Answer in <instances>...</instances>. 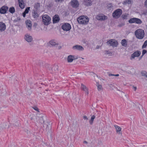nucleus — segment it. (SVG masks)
Masks as SVG:
<instances>
[{
	"mask_svg": "<svg viewBox=\"0 0 147 147\" xmlns=\"http://www.w3.org/2000/svg\"><path fill=\"white\" fill-rule=\"evenodd\" d=\"M135 34L137 38L140 39H142L144 36V31L141 29H138L135 31Z\"/></svg>",
	"mask_w": 147,
	"mask_h": 147,
	"instance_id": "1",
	"label": "nucleus"
},
{
	"mask_svg": "<svg viewBox=\"0 0 147 147\" xmlns=\"http://www.w3.org/2000/svg\"><path fill=\"white\" fill-rule=\"evenodd\" d=\"M89 21V18L86 16H82L79 17L77 19V21L80 24H86Z\"/></svg>",
	"mask_w": 147,
	"mask_h": 147,
	"instance_id": "2",
	"label": "nucleus"
},
{
	"mask_svg": "<svg viewBox=\"0 0 147 147\" xmlns=\"http://www.w3.org/2000/svg\"><path fill=\"white\" fill-rule=\"evenodd\" d=\"M42 22L45 25H48L51 23V18L47 15H44L42 16Z\"/></svg>",
	"mask_w": 147,
	"mask_h": 147,
	"instance_id": "3",
	"label": "nucleus"
},
{
	"mask_svg": "<svg viewBox=\"0 0 147 147\" xmlns=\"http://www.w3.org/2000/svg\"><path fill=\"white\" fill-rule=\"evenodd\" d=\"M122 11L120 9H117L115 10L112 13V16L115 19L119 18L122 14Z\"/></svg>",
	"mask_w": 147,
	"mask_h": 147,
	"instance_id": "4",
	"label": "nucleus"
},
{
	"mask_svg": "<svg viewBox=\"0 0 147 147\" xmlns=\"http://www.w3.org/2000/svg\"><path fill=\"white\" fill-rule=\"evenodd\" d=\"M128 22L130 24L136 23L138 24H140L142 23V21L140 19L135 18L130 19Z\"/></svg>",
	"mask_w": 147,
	"mask_h": 147,
	"instance_id": "5",
	"label": "nucleus"
},
{
	"mask_svg": "<svg viewBox=\"0 0 147 147\" xmlns=\"http://www.w3.org/2000/svg\"><path fill=\"white\" fill-rule=\"evenodd\" d=\"M61 28L64 30L68 31L70 30L71 29V26L69 24L64 23L62 25Z\"/></svg>",
	"mask_w": 147,
	"mask_h": 147,
	"instance_id": "6",
	"label": "nucleus"
},
{
	"mask_svg": "<svg viewBox=\"0 0 147 147\" xmlns=\"http://www.w3.org/2000/svg\"><path fill=\"white\" fill-rule=\"evenodd\" d=\"M141 54V53L140 51H136L131 54L130 59L131 60L134 59L135 57H138Z\"/></svg>",
	"mask_w": 147,
	"mask_h": 147,
	"instance_id": "7",
	"label": "nucleus"
},
{
	"mask_svg": "<svg viewBox=\"0 0 147 147\" xmlns=\"http://www.w3.org/2000/svg\"><path fill=\"white\" fill-rule=\"evenodd\" d=\"M107 43L108 45L113 47H116L118 44L117 42L115 40H110L107 42Z\"/></svg>",
	"mask_w": 147,
	"mask_h": 147,
	"instance_id": "8",
	"label": "nucleus"
},
{
	"mask_svg": "<svg viewBox=\"0 0 147 147\" xmlns=\"http://www.w3.org/2000/svg\"><path fill=\"white\" fill-rule=\"evenodd\" d=\"M49 44L52 46L57 47L59 45L58 42L55 39H52L49 42Z\"/></svg>",
	"mask_w": 147,
	"mask_h": 147,
	"instance_id": "9",
	"label": "nucleus"
},
{
	"mask_svg": "<svg viewBox=\"0 0 147 147\" xmlns=\"http://www.w3.org/2000/svg\"><path fill=\"white\" fill-rule=\"evenodd\" d=\"M71 5L74 8H77L79 5V3L77 0H72L70 3Z\"/></svg>",
	"mask_w": 147,
	"mask_h": 147,
	"instance_id": "10",
	"label": "nucleus"
},
{
	"mask_svg": "<svg viewBox=\"0 0 147 147\" xmlns=\"http://www.w3.org/2000/svg\"><path fill=\"white\" fill-rule=\"evenodd\" d=\"M24 38L26 41L29 42H31L33 40L32 36L28 34H26L25 35Z\"/></svg>",
	"mask_w": 147,
	"mask_h": 147,
	"instance_id": "11",
	"label": "nucleus"
},
{
	"mask_svg": "<svg viewBox=\"0 0 147 147\" xmlns=\"http://www.w3.org/2000/svg\"><path fill=\"white\" fill-rule=\"evenodd\" d=\"M72 49L74 50L79 51H83L84 50L83 47L81 46L77 45L72 47Z\"/></svg>",
	"mask_w": 147,
	"mask_h": 147,
	"instance_id": "12",
	"label": "nucleus"
},
{
	"mask_svg": "<svg viewBox=\"0 0 147 147\" xmlns=\"http://www.w3.org/2000/svg\"><path fill=\"white\" fill-rule=\"evenodd\" d=\"M114 127L115 128L117 134L118 135H122V131L121 128L117 125H115Z\"/></svg>",
	"mask_w": 147,
	"mask_h": 147,
	"instance_id": "13",
	"label": "nucleus"
},
{
	"mask_svg": "<svg viewBox=\"0 0 147 147\" xmlns=\"http://www.w3.org/2000/svg\"><path fill=\"white\" fill-rule=\"evenodd\" d=\"M8 7L6 6H3L0 9V13L1 14L6 13L8 10Z\"/></svg>",
	"mask_w": 147,
	"mask_h": 147,
	"instance_id": "14",
	"label": "nucleus"
},
{
	"mask_svg": "<svg viewBox=\"0 0 147 147\" xmlns=\"http://www.w3.org/2000/svg\"><path fill=\"white\" fill-rule=\"evenodd\" d=\"M76 58L74 55H69L67 57V61L68 63H71L74 60L77 59Z\"/></svg>",
	"mask_w": 147,
	"mask_h": 147,
	"instance_id": "15",
	"label": "nucleus"
},
{
	"mask_svg": "<svg viewBox=\"0 0 147 147\" xmlns=\"http://www.w3.org/2000/svg\"><path fill=\"white\" fill-rule=\"evenodd\" d=\"M96 18L98 20H104L107 19V17L103 14H100L97 16Z\"/></svg>",
	"mask_w": 147,
	"mask_h": 147,
	"instance_id": "16",
	"label": "nucleus"
},
{
	"mask_svg": "<svg viewBox=\"0 0 147 147\" xmlns=\"http://www.w3.org/2000/svg\"><path fill=\"white\" fill-rule=\"evenodd\" d=\"M26 23L27 28L29 30H31L32 27L31 22L29 20H26Z\"/></svg>",
	"mask_w": 147,
	"mask_h": 147,
	"instance_id": "17",
	"label": "nucleus"
},
{
	"mask_svg": "<svg viewBox=\"0 0 147 147\" xmlns=\"http://www.w3.org/2000/svg\"><path fill=\"white\" fill-rule=\"evenodd\" d=\"M53 23H56L59 22L60 18L58 15H55L53 17Z\"/></svg>",
	"mask_w": 147,
	"mask_h": 147,
	"instance_id": "18",
	"label": "nucleus"
},
{
	"mask_svg": "<svg viewBox=\"0 0 147 147\" xmlns=\"http://www.w3.org/2000/svg\"><path fill=\"white\" fill-rule=\"evenodd\" d=\"M81 89L82 90L84 91L87 94H88L89 91L88 88L85 85L83 84H82Z\"/></svg>",
	"mask_w": 147,
	"mask_h": 147,
	"instance_id": "19",
	"label": "nucleus"
},
{
	"mask_svg": "<svg viewBox=\"0 0 147 147\" xmlns=\"http://www.w3.org/2000/svg\"><path fill=\"white\" fill-rule=\"evenodd\" d=\"M6 29V26L4 23L0 22V32H2L5 30Z\"/></svg>",
	"mask_w": 147,
	"mask_h": 147,
	"instance_id": "20",
	"label": "nucleus"
},
{
	"mask_svg": "<svg viewBox=\"0 0 147 147\" xmlns=\"http://www.w3.org/2000/svg\"><path fill=\"white\" fill-rule=\"evenodd\" d=\"M19 4L20 7L21 9H24L25 6V4L23 0H18Z\"/></svg>",
	"mask_w": 147,
	"mask_h": 147,
	"instance_id": "21",
	"label": "nucleus"
},
{
	"mask_svg": "<svg viewBox=\"0 0 147 147\" xmlns=\"http://www.w3.org/2000/svg\"><path fill=\"white\" fill-rule=\"evenodd\" d=\"M121 44L123 46L127 47V41L126 40L123 39L121 41Z\"/></svg>",
	"mask_w": 147,
	"mask_h": 147,
	"instance_id": "22",
	"label": "nucleus"
},
{
	"mask_svg": "<svg viewBox=\"0 0 147 147\" xmlns=\"http://www.w3.org/2000/svg\"><path fill=\"white\" fill-rule=\"evenodd\" d=\"M96 85L97 87V89L98 91H102L103 90V88L102 86L99 84L98 82H97Z\"/></svg>",
	"mask_w": 147,
	"mask_h": 147,
	"instance_id": "23",
	"label": "nucleus"
},
{
	"mask_svg": "<svg viewBox=\"0 0 147 147\" xmlns=\"http://www.w3.org/2000/svg\"><path fill=\"white\" fill-rule=\"evenodd\" d=\"M84 3L86 6H90L92 4V2L88 0H85Z\"/></svg>",
	"mask_w": 147,
	"mask_h": 147,
	"instance_id": "24",
	"label": "nucleus"
},
{
	"mask_svg": "<svg viewBox=\"0 0 147 147\" xmlns=\"http://www.w3.org/2000/svg\"><path fill=\"white\" fill-rule=\"evenodd\" d=\"M44 127H45L47 130H49V129L50 127V124L47 122H45L43 125Z\"/></svg>",
	"mask_w": 147,
	"mask_h": 147,
	"instance_id": "25",
	"label": "nucleus"
},
{
	"mask_svg": "<svg viewBox=\"0 0 147 147\" xmlns=\"http://www.w3.org/2000/svg\"><path fill=\"white\" fill-rule=\"evenodd\" d=\"M33 16L34 18H37L38 17L39 15L37 11H34V12H33Z\"/></svg>",
	"mask_w": 147,
	"mask_h": 147,
	"instance_id": "26",
	"label": "nucleus"
},
{
	"mask_svg": "<svg viewBox=\"0 0 147 147\" xmlns=\"http://www.w3.org/2000/svg\"><path fill=\"white\" fill-rule=\"evenodd\" d=\"M95 118V116L94 115H93L92 116L91 119L89 121L90 123V124H92L94 121V119Z\"/></svg>",
	"mask_w": 147,
	"mask_h": 147,
	"instance_id": "27",
	"label": "nucleus"
},
{
	"mask_svg": "<svg viewBox=\"0 0 147 147\" xmlns=\"http://www.w3.org/2000/svg\"><path fill=\"white\" fill-rule=\"evenodd\" d=\"M9 11L11 13H13L15 12V9L14 7H11L9 9Z\"/></svg>",
	"mask_w": 147,
	"mask_h": 147,
	"instance_id": "28",
	"label": "nucleus"
},
{
	"mask_svg": "<svg viewBox=\"0 0 147 147\" xmlns=\"http://www.w3.org/2000/svg\"><path fill=\"white\" fill-rule=\"evenodd\" d=\"M1 128L3 129H6L8 128V125H7L6 124L4 123L1 125Z\"/></svg>",
	"mask_w": 147,
	"mask_h": 147,
	"instance_id": "29",
	"label": "nucleus"
},
{
	"mask_svg": "<svg viewBox=\"0 0 147 147\" xmlns=\"http://www.w3.org/2000/svg\"><path fill=\"white\" fill-rule=\"evenodd\" d=\"M141 73L142 76L147 78V72H146L145 71H142Z\"/></svg>",
	"mask_w": 147,
	"mask_h": 147,
	"instance_id": "30",
	"label": "nucleus"
},
{
	"mask_svg": "<svg viewBox=\"0 0 147 147\" xmlns=\"http://www.w3.org/2000/svg\"><path fill=\"white\" fill-rule=\"evenodd\" d=\"M131 3V0H126L124 1L123 4H130Z\"/></svg>",
	"mask_w": 147,
	"mask_h": 147,
	"instance_id": "31",
	"label": "nucleus"
},
{
	"mask_svg": "<svg viewBox=\"0 0 147 147\" xmlns=\"http://www.w3.org/2000/svg\"><path fill=\"white\" fill-rule=\"evenodd\" d=\"M113 6L111 3L109 4L107 6V8L109 10H111L113 8Z\"/></svg>",
	"mask_w": 147,
	"mask_h": 147,
	"instance_id": "32",
	"label": "nucleus"
},
{
	"mask_svg": "<svg viewBox=\"0 0 147 147\" xmlns=\"http://www.w3.org/2000/svg\"><path fill=\"white\" fill-rule=\"evenodd\" d=\"M40 6V4L39 3H37L34 5V7L35 9H37L39 8Z\"/></svg>",
	"mask_w": 147,
	"mask_h": 147,
	"instance_id": "33",
	"label": "nucleus"
},
{
	"mask_svg": "<svg viewBox=\"0 0 147 147\" xmlns=\"http://www.w3.org/2000/svg\"><path fill=\"white\" fill-rule=\"evenodd\" d=\"M147 46V40L145 41L144 42L143 45L142 46V49L146 48Z\"/></svg>",
	"mask_w": 147,
	"mask_h": 147,
	"instance_id": "34",
	"label": "nucleus"
},
{
	"mask_svg": "<svg viewBox=\"0 0 147 147\" xmlns=\"http://www.w3.org/2000/svg\"><path fill=\"white\" fill-rule=\"evenodd\" d=\"M39 121L41 123L44 122L43 119L42 118V116L40 117L38 119Z\"/></svg>",
	"mask_w": 147,
	"mask_h": 147,
	"instance_id": "35",
	"label": "nucleus"
},
{
	"mask_svg": "<svg viewBox=\"0 0 147 147\" xmlns=\"http://www.w3.org/2000/svg\"><path fill=\"white\" fill-rule=\"evenodd\" d=\"M20 19L19 18H18L16 19H15L13 21V22L14 23H16L17 22H19L20 21Z\"/></svg>",
	"mask_w": 147,
	"mask_h": 147,
	"instance_id": "36",
	"label": "nucleus"
},
{
	"mask_svg": "<svg viewBox=\"0 0 147 147\" xmlns=\"http://www.w3.org/2000/svg\"><path fill=\"white\" fill-rule=\"evenodd\" d=\"M30 9V7H27L25 10L24 12L25 13H27L28 12L29 10Z\"/></svg>",
	"mask_w": 147,
	"mask_h": 147,
	"instance_id": "37",
	"label": "nucleus"
},
{
	"mask_svg": "<svg viewBox=\"0 0 147 147\" xmlns=\"http://www.w3.org/2000/svg\"><path fill=\"white\" fill-rule=\"evenodd\" d=\"M59 67L57 65H55L54 66L53 69L55 71H57Z\"/></svg>",
	"mask_w": 147,
	"mask_h": 147,
	"instance_id": "38",
	"label": "nucleus"
},
{
	"mask_svg": "<svg viewBox=\"0 0 147 147\" xmlns=\"http://www.w3.org/2000/svg\"><path fill=\"white\" fill-rule=\"evenodd\" d=\"M127 69L126 70H127V72H131V71H129V69H132L133 68L132 67H127Z\"/></svg>",
	"mask_w": 147,
	"mask_h": 147,
	"instance_id": "39",
	"label": "nucleus"
},
{
	"mask_svg": "<svg viewBox=\"0 0 147 147\" xmlns=\"http://www.w3.org/2000/svg\"><path fill=\"white\" fill-rule=\"evenodd\" d=\"M55 2L56 3H59V2H62L64 0H54Z\"/></svg>",
	"mask_w": 147,
	"mask_h": 147,
	"instance_id": "40",
	"label": "nucleus"
},
{
	"mask_svg": "<svg viewBox=\"0 0 147 147\" xmlns=\"http://www.w3.org/2000/svg\"><path fill=\"white\" fill-rule=\"evenodd\" d=\"M109 76H119V74H117L116 75H114L112 74H110L109 75Z\"/></svg>",
	"mask_w": 147,
	"mask_h": 147,
	"instance_id": "41",
	"label": "nucleus"
},
{
	"mask_svg": "<svg viewBox=\"0 0 147 147\" xmlns=\"http://www.w3.org/2000/svg\"><path fill=\"white\" fill-rule=\"evenodd\" d=\"M33 109L36 110V111H37V112H39V111L38 109L36 107H34L33 108Z\"/></svg>",
	"mask_w": 147,
	"mask_h": 147,
	"instance_id": "42",
	"label": "nucleus"
},
{
	"mask_svg": "<svg viewBox=\"0 0 147 147\" xmlns=\"http://www.w3.org/2000/svg\"><path fill=\"white\" fill-rule=\"evenodd\" d=\"M4 108L3 107H0V111H2L4 110Z\"/></svg>",
	"mask_w": 147,
	"mask_h": 147,
	"instance_id": "43",
	"label": "nucleus"
},
{
	"mask_svg": "<svg viewBox=\"0 0 147 147\" xmlns=\"http://www.w3.org/2000/svg\"><path fill=\"white\" fill-rule=\"evenodd\" d=\"M146 51L145 50H143L142 54V55H143L146 53Z\"/></svg>",
	"mask_w": 147,
	"mask_h": 147,
	"instance_id": "44",
	"label": "nucleus"
},
{
	"mask_svg": "<svg viewBox=\"0 0 147 147\" xmlns=\"http://www.w3.org/2000/svg\"><path fill=\"white\" fill-rule=\"evenodd\" d=\"M83 119L86 121L88 119V118L86 116H83Z\"/></svg>",
	"mask_w": 147,
	"mask_h": 147,
	"instance_id": "45",
	"label": "nucleus"
},
{
	"mask_svg": "<svg viewBox=\"0 0 147 147\" xmlns=\"http://www.w3.org/2000/svg\"><path fill=\"white\" fill-rule=\"evenodd\" d=\"M145 5L147 8V0H146L145 2Z\"/></svg>",
	"mask_w": 147,
	"mask_h": 147,
	"instance_id": "46",
	"label": "nucleus"
},
{
	"mask_svg": "<svg viewBox=\"0 0 147 147\" xmlns=\"http://www.w3.org/2000/svg\"><path fill=\"white\" fill-rule=\"evenodd\" d=\"M26 13H25V12H24L23 13V17H25L26 16Z\"/></svg>",
	"mask_w": 147,
	"mask_h": 147,
	"instance_id": "47",
	"label": "nucleus"
},
{
	"mask_svg": "<svg viewBox=\"0 0 147 147\" xmlns=\"http://www.w3.org/2000/svg\"><path fill=\"white\" fill-rule=\"evenodd\" d=\"M58 49H61V48L62 46H58Z\"/></svg>",
	"mask_w": 147,
	"mask_h": 147,
	"instance_id": "48",
	"label": "nucleus"
},
{
	"mask_svg": "<svg viewBox=\"0 0 147 147\" xmlns=\"http://www.w3.org/2000/svg\"><path fill=\"white\" fill-rule=\"evenodd\" d=\"M77 101H76V102L77 103H78L79 101V99L78 98H76Z\"/></svg>",
	"mask_w": 147,
	"mask_h": 147,
	"instance_id": "49",
	"label": "nucleus"
},
{
	"mask_svg": "<svg viewBox=\"0 0 147 147\" xmlns=\"http://www.w3.org/2000/svg\"><path fill=\"white\" fill-rule=\"evenodd\" d=\"M141 112L142 114L144 113V110L143 109H142L141 110Z\"/></svg>",
	"mask_w": 147,
	"mask_h": 147,
	"instance_id": "50",
	"label": "nucleus"
},
{
	"mask_svg": "<svg viewBox=\"0 0 147 147\" xmlns=\"http://www.w3.org/2000/svg\"><path fill=\"white\" fill-rule=\"evenodd\" d=\"M100 46H96V49H98L100 48Z\"/></svg>",
	"mask_w": 147,
	"mask_h": 147,
	"instance_id": "51",
	"label": "nucleus"
},
{
	"mask_svg": "<svg viewBox=\"0 0 147 147\" xmlns=\"http://www.w3.org/2000/svg\"><path fill=\"white\" fill-rule=\"evenodd\" d=\"M106 52L105 53H106V54H110L109 53V52H108V51H106V52Z\"/></svg>",
	"mask_w": 147,
	"mask_h": 147,
	"instance_id": "52",
	"label": "nucleus"
},
{
	"mask_svg": "<svg viewBox=\"0 0 147 147\" xmlns=\"http://www.w3.org/2000/svg\"><path fill=\"white\" fill-rule=\"evenodd\" d=\"M83 142L84 144H87V142L86 141H84Z\"/></svg>",
	"mask_w": 147,
	"mask_h": 147,
	"instance_id": "53",
	"label": "nucleus"
},
{
	"mask_svg": "<svg viewBox=\"0 0 147 147\" xmlns=\"http://www.w3.org/2000/svg\"><path fill=\"white\" fill-rule=\"evenodd\" d=\"M123 25H124L123 24H122L119 25V27H121Z\"/></svg>",
	"mask_w": 147,
	"mask_h": 147,
	"instance_id": "54",
	"label": "nucleus"
},
{
	"mask_svg": "<svg viewBox=\"0 0 147 147\" xmlns=\"http://www.w3.org/2000/svg\"><path fill=\"white\" fill-rule=\"evenodd\" d=\"M134 87V88L135 90H136V87Z\"/></svg>",
	"mask_w": 147,
	"mask_h": 147,
	"instance_id": "55",
	"label": "nucleus"
},
{
	"mask_svg": "<svg viewBox=\"0 0 147 147\" xmlns=\"http://www.w3.org/2000/svg\"><path fill=\"white\" fill-rule=\"evenodd\" d=\"M142 56L143 55H142V56L139 59V60H140L141 59V58H142Z\"/></svg>",
	"mask_w": 147,
	"mask_h": 147,
	"instance_id": "56",
	"label": "nucleus"
},
{
	"mask_svg": "<svg viewBox=\"0 0 147 147\" xmlns=\"http://www.w3.org/2000/svg\"><path fill=\"white\" fill-rule=\"evenodd\" d=\"M142 56L143 55H142V56L139 59V60H140L141 59V58H142Z\"/></svg>",
	"mask_w": 147,
	"mask_h": 147,
	"instance_id": "57",
	"label": "nucleus"
},
{
	"mask_svg": "<svg viewBox=\"0 0 147 147\" xmlns=\"http://www.w3.org/2000/svg\"><path fill=\"white\" fill-rule=\"evenodd\" d=\"M143 14H144L145 15H146V14L145 13H144Z\"/></svg>",
	"mask_w": 147,
	"mask_h": 147,
	"instance_id": "58",
	"label": "nucleus"
},
{
	"mask_svg": "<svg viewBox=\"0 0 147 147\" xmlns=\"http://www.w3.org/2000/svg\"><path fill=\"white\" fill-rule=\"evenodd\" d=\"M143 14H144L145 15H146V14L145 13H144Z\"/></svg>",
	"mask_w": 147,
	"mask_h": 147,
	"instance_id": "59",
	"label": "nucleus"
},
{
	"mask_svg": "<svg viewBox=\"0 0 147 147\" xmlns=\"http://www.w3.org/2000/svg\"><path fill=\"white\" fill-rule=\"evenodd\" d=\"M82 58V59H84V58Z\"/></svg>",
	"mask_w": 147,
	"mask_h": 147,
	"instance_id": "60",
	"label": "nucleus"
}]
</instances>
